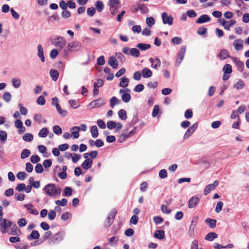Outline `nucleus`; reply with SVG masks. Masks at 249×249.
<instances>
[{
	"instance_id": "obj_1",
	"label": "nucleus",
	"mask_w": 249,
	"mask_h": 249,
	"mask_svg": "<svg viewBox=\"0 0 249 249\" xmlns=\"http://www.w3.org/2000/svg\"><path fill=\"white\" fill-rule=\"evenodd\" d=\"M47 195L50 197H55L60 195L61 189L53 183L47 184L43 189Z\"/></svg>"
},
{
	"instance_id": "obj_2",
	"label": "nucleus",
	"mask_w": 249,
	"mask_h": 249,
	"mask_svg": "<svg viewBox=\"0 0 249 249\" xmlns=\"http://www.w3.org/2000/svg\"><path fill=\"white\" fill-rule=\"evenodd\" d=\"M81 44L77 41H73L69 43L66 47L64 50V52L66 54H68L69 52L72 51H77L81 49Z\"/></svg>"
},
{
	"instance_id": "obj_3",
	"label": "nucleus",
	"mask_w": 249,
	"mask_h": 249,
	"mask_svg": "<svg viewBox=\"0 0 249 249\" xmlns=\"http://www.w3.org/2000/svg\"><path fill=\"white\" fill-rule=\"evenodd\" d=\"M52 43L59 48L60 49H64L66 45L65 39L60 36H56L51 40Z\"/></svg>"
},
{
	"instance_id": "obj_4",
	"label": "nucleus",
	"mask_w": 249,
	"mask_h": 249,
	"mask_svg": "<svg viewBox=\"0 0 249 249\" xmlns=\"http://www.w3.org/2000/svg\"><path fill=\"white\" fill-rule=\"evenodd\" d=\"M65 233L64 231H59L49 239V244H55L62 241L64 238Z\"/></svg>"
},
{
	"instance_id": "obj_5",
	"label": "nucleus",
	"mask_w": 249,
	"mask_h": 249,
	"mask_svg": "<svg viewBox=\"0 0 249 249\" xmlns=\"http://www.w3.org/2000/svg\"><path fill=\"white\" fill-rule=\"evenodd\" d=\"M0 231L2 233L7 232V229L11 228L12 226V222L7 220L5 218L0 220Z\"/></svg>"
},
{
	"instance_id": "obj_6",
	"label": "nucleus",
	"mask_w": 249,
	"mask_h": 249,
	"mask_svg": "<svg viewBox=\"0 0 249 249\" xmlns=\"http://www.w3.org/2000/svg\"><path fill=\"white\" fill-rule=\"evenodd\" d=\"M123 52L125 54L130 55L135 57H138L140 56L139 50L135 48L129 49L128 47H124L123 49Z\"/></svg>"
},
{
	"instance_id": "obj_7",
	"label": "nucleus",
	"mask_w": 249,
	"mask_h": 249,
	"mask_svg": "<svg viewBox=\"0 0 249 249\" xmlns=\"http://www.w3.org/2000/svg\"><path fill=\"white\" fill-rule=\"evenodd\" d=\"M162 22L164 24L172 25L173 24V18L171 15L164 12L161 15Z\"/></svg>"
},
{
	"instance_id": "obj_8",
	"label": "nucleus",
	"mask_w": 249,
	"mask_h": 249,
	"mask_svg": "<svg viewBox=\"0 0 249 249\" xmlns=\"http://www.w3.org/2000/svg\"><path fill=\"white\" fill-rule=\"evenodd\" d=\"M220 24L224 27V28L227 30H229L231 27L234 25L236 23L235 20H230L229 21H226L224 19H220L219 20Z\"/></svg>"
},
{
	"instance_id": "obj_9",
	"label": "nucleus",
	"mask_w": 249,
	"mask_h": 249,
	"mask_svg": "<svg viewBox=\"0 0 249 249\" xmlns=\"http://www.w3.org/2000/svg\"><path fill=\"white\" fill-rule=\"evenodd\" d=\"M186 52V47L181 46L176 59V64L179 66L183 60Z\"/></svg>"
},
{
	"instance_id": "obj_10",
	"label": "nucleus",
	"mask_w": 249,
	"mask_h": 249,
	"mask_svg": "<svg viewBox=\"0 0 249 249\" xmlns=\"http://www.w3.org/2000/svg\"><path fill=\"white\" fill-rule=\"evenodd\" d=\"M149 61L151 64V67L154 69H158L160 66V60L157 56H155L154 58L150 57Z\"/></svg>"
},
{
	"instance_id": "obj_11",
	"label": "nucleus",
	"mask_w": 249,
	"mask_h": 249,
	"mask_svg": "<svg viewBox=\"0 0 249 249\" xmlns=\"http://www.w3.org/2000/svg\"><path fill=\"white\" fill-rule=\"evenodd\" d=\"M105 104V101L104 99L102 98H99L97 100L92 101L90 104L89 106L92 108L99 107Z\"/></svg>"
},
{
	"instance_id": "obj_12",
	"label": "nucleus",
	"mask_w": 249,
	"mask_h": 249,
	"mask_svg": "<svg viewBox=\"0 0 249 249\" xmlns=\"http://www.w3.org/2000/svg\"><path fill=\"white\" fill-rule=\"evenodd\" d=\"M199 202V198L197 196L192 197L188 201V207L190 209L196 207Z\"/></svg>"
},
{
	"instance_id": "obj_13",
	"label": "nucleus",
	"mask_w": 249,
	"mask_h": 249,
	"mask_svg": "<svg viewBox=\"0 0 249 249\" xmlns=\"http://www.w3.org/2000/svg\"><path fill=\"white\" fill-rule=\"evenodd\" d=\"M211 18L207 15H201L196 20V23L198 24H202L205 22H209Z\"/></svg>"
},
{
	"instance_id": "obj_14",
	"label": "nucleus",
	"mask_w": 249,
	"mask_h": 249,
	"mask_svg": "<svg viewBox=\"0 0 249 249\" xmlns=\"http://www.w3.org/2000/svg\"><path fill=\"white\" fill-rule=\"evenodd\" d=\"M243 41L241 39H238L235 40L233 43V45L234 46V49L237 51H240L242 50L243 48Z\"/></svg>"
},
{
	"instance_id": "obj_15",
	"label": "nucleus",
	"mask_w": 249,
	"mask_h": 249,
	"mask_svg": "<svg viewBox=\"0 0 249 249\" xmlns=\"http://www.w3.org/2000/svg\"><path fill=\"white\" fill-rule=\"evenodd\" d=\"M37 55L38 57L40 59L41 62H44L45 60V57L44 55L43 49L41 45L39 44L37 47Z\"/></svg>"
},
{
	"instance_id": "obj_16",
	"label": "nucleus",
	"mask_w": 249,
	"mask_h": 249,
	"mask_svg": "<svg viewBox=\"0 0 249 249\" xmlns=\"http://www.w3.org/2000/svg\"><path fill=\"white\" fill-rule=\"evenodd\" d=\"M24 207L26 208L30 213L34 215H37L38 214V212L36 209L34 208V206L32 204H25L24 205Z\"/></svg>"
},
{
	"instance_id": "obj_17",
	"label": "nucleus",
	"mask_w": 249,
	"mask_h": 249,
	"mask_svg": "<svg viewBox=\"0 0 249 249\" xmlns=\"http://www.w3.org/2000/svg\"><path fill=\"white\" fill-rule=\"evenodd\" d=\"M218 57L221 60H224L230 56V53L227 50L222 49L218 54Z\"/></svg>"
},
{
	"instance_id": "obj_18",
	"label": "nucleus",
	"mask_w": 249,
	"mask_h": 249,
	"mask_svg": "<svg viewBox=\"0 0 249 249\" xmlns=\"http://www.w3.org/2000/svg\"><path fill=\"white\" fill-rule=\"evenodd\" d=\"M108 64L113 69H117L118 67V63L117 62L115 57L114 56H112L109 58Z\"/></svg>"
},
{
	"instance_id": "obj_19",
	"label": "nucleus",
	"mask_w": 249,
	"mask_h": 249,
	"mask_svg": "<svg viewBox=\"0 0 249 249\" xmlns=\"http://www.w3.org/2000/svg\"><path fill=\"white\" fill-rule=\"evenodd\" d=\"M142 75L144 78H150L152 76V71L147 68H144L142 71Z\"/></svg>"
},
{
	"instance_id": "obj_20",
	"label": "nucleus",
	"mask_w": 249,
	"mask_h": 249,
	"mask_svg": "<svg viewBox=\"0 0 249 249\" xmlns=\"http://www.w3.org/2000/svg\"><path fill=\"white\" fill-rule=\"evenodd\" d=\"M81 128L79 126H73L71 128V134L73 136L74 138L77 139L78 138H79V132Z\"/></svg>"
},
{
	"instance_id": "obj_21",
	"label": "nucleus",
	"mask_w": 249,
	"mask_h": 249,
	"mask_svg": "<svg viewBox=\"0 0 249 249\" xmlns=\"http://www.w3.org/2000/svg\"><path fill=\"white\" fill-rule=\"evenodd\" d=\"M92 164V160L91 159H86L82 164L81 166L86 170L90 168Z\"/></svg>"
},
{
	"instance_id": "obj_22",
	"label": "nucleus",
	"mask_w": 249,
	"mask_h": 249,
	"mask_svg": "<svg viewBox=\"0 0 249 249\" xmlns=\"http://www.w3.org/2000/svg\"><path fill=\"white\" fill-rule=\"evenodd\" d=\"M129 82V80L126 77H122L120 78V82L119 83V86L122 88L126 87Z\"/></svg>"
},
{
	"instance_id": "obj_23",
	"label": "nucleus",
	"mask_w": 249,
	"mask_h": 249,
	"mask_svg": "<svg viewBox=\"0 0 249 249\" xmlns=\"http://www.w3.org/2000/svg\"><path fill=\"white\" fill-rule=\"evenodd\" d=\"M205 223L211 228L213 229L216 226V220L215 219L208 218L205 220Z\"/></svg>"
},
{
	"instance_id": "obj_24",
	"label": "nucleus",
	"mask_w": 249,
	"mask_h": 249,
	"mask_svg": "<svg viewBox=\"0 0 249 249\" xmlns=\"http://www.w3.org/2000/svg\"><path fill=\"white\" fill-rule=\"evenodd\" d=\"M39 237V232L36 231L34 230L32 231L31 234L29 235L27 237V239L29 240H32L33 239H37Z\"/></svg>"
},
{
	"instance_id": "obj_25",
	"label": "nucleus",
	"mask_w": 249,
	"mask_h": 249,
	"mask_svg": "<svg viewBox=\"0 0 249 249\" xmlns=\"http://www.w3.org/2000/svg\"><path fill=\"white\" fill-rule=\"evenodd\" d=\"M154 237L160 240H162L165 237L164 231L161 230H157L154 234Z\"/></svg>"
},
{
	"instance_id": "obj_26",
	"label": "nucleus",
	"mask_w": 249,
	"mask_h": 249,
	"mask_svg": "<svg viewBox=\"0 0 249 249\" xmlns=\"http://www.w3.org/2000/svg\"><path fill=\"white\" fill-rule=\"evenodd\" d=\"M49 132L46 127H43L39 131L38 135L40 138H45L47 136Z\"/></svg>"
},
{
	"instance_id": "obj_27",
	"label": "nucleus",
	"mask_w": 249,
	"mask_h": 249,
	"mask_svg": "<svg viewBox=\"0 0 249 249\" xmlns=\"http://www.w3.org/2000/svg\"><path fill=\"white\" fill-rule=\"evenodd\" d=\"M50 74L51 78L53 81H56L58 79L59 73L57 71L52 69L50 71Z\"/></svg>"
},
{
	"instance_id": "obj_28",
	"label": "nucleus",
	"mask_w": 249,
	"mask_h": 249,
	"mask_svg": "<svg viewBox=\"0 0 249 249\" xmlns=\"http://www.w3.org/2000/svg\"><path fill=\"white\" fill-rule=\"evenodd\" d=\"M34 138V136L33 134L29 133H25L23 136H22V139L26 142H30L33 141Z\"/></svg>"
},
{
	"instance_id": "obj_29",
	"label": "nucleus",
	"mask_w": 249,
	"mask_h": 249,
	"mask_svg": "<svg viewBox=\"0 0 249 249\" xmlns=\"http://www.w3.org/2000/svg\"><path fill=\"white\" fill-rule=\"evenodd\" d=\"M217 237V234L215 232H209L205 237V239L208 241H212Z\"/></svg>"
},
{
	"instance_id": "obj_30",
	"label": "nucleus",
	"mask_w": 249,
	"mask_h": 249,
	"mask_svg": "<svg viewBox=\"0 0 249 249\" xmlns=\"http://www.w3.org/2000/svg\"><path fill=\"white\" fill-rule=\"evenodd\" d=\"M90 132L93 138H97L99 134L97 127L96 125L91 126L90 128Z\"/></svg>"
},
{
	"instance_id": "obj_31",
	"label": "nucleus",
	"mask_w": 249,
	"mask_h": 249,
	"mask_svg": "<svg viewBox=\"0 0 249 249\" xmlns=\"http://www.w3.org/2000/svg\"><path fill=\"white\" fill-rule=\"evenodd\" d=\"M141 51H145L148 49H149L151 47L150 45L149 44H145V43H139L136 46Z\"/></svg>"
},
{
	"instance_id": "obj_32",
	"label": "nucleus",
	"mask_w": 249,
	"mask_h": 249,
	"mask_svg": "<svg viewBox=\"0 0 249 249\" xmlns=\"http://www.w3.org/2000/svg\"><path fill=\"white\" fill-rule=\"evenodd\" d=\"M118 116L119 118L122 120H125L127 118L126 112L124 109H121L118 112Z\"/></svg>"
},
{
	"instance_id": "obj_33",
	"label": "nucleus",
	"mask_w": 249,
	"mask_h": 249,
	"mask_svg": "<svg viewBox=\"0 0 249 249\" xmlns=\"http://www.w3.org/2000/svg\"><path fill=\"white\" fill-rule=\"evenodd\" d=\"M109 102L110 107L111 108H113L115 105H118L119 103L120 100L115 96H113L110 98Z\"/></svg>"
},
{
	"instance_id": "obj_34",
	"label": "nucleus",
	"mask_w": 249,
	"mask_h": 249,
	"mask_svg": "<svg viewBox=\"0 0 249 249\" xmlns=\"http://www.w3.org/2000/svg\"><path fill=\"white\" fill-rule=\"evenodd\" d=\"M95 6L97 9V10L99 12H101L104 9V3L103 1L101 0H98L95 3Z\"/></svg>"
},
{
	"instance_id": "obj_35",
	"label": "nucleus",
	"mask_w": 249,
	"mask_h": 249,
	"mask_svg": "<svg viewBox=\"0 0 249 249\" xmlns=\"http://www.w3.org/2000/svg\"><path fill=\"white\" fill-rule=\"evenodd\" d=\"M30 154L31 152L29 149H24L21 153L20 158L22 159H25L28 158L30 156Z\"/></svg>"
},
{
	"instance_id": "obj_36",
	"label": "nucleus",
	"mask_w": 249,
	"mask_h": 249,
	"mask_svg": "<svg viewBox=\"0 0 249 249\" xmlns=\"http://www.w3.org/2000/svg\"><path fill=\"white\" fill-rule=\"evenodd\" d=\"M245 84L243 80L239 79L238 82H237L233 86V88L236 89H241L244 88Z\"/></svg>"
},
{
	"instance_id": "obj_37",
	"label": "nucleus",
	"mask_w": 249,
	"mask_h": 249,
	"mask_svg": "<svg viewBox=\"0 0 249 249\" xmlns=\"http://www.w3.org/2000/svg\"><path fill=\"white\" fill-rule=\"evenodd\" d=\"M11 228V231L10 234L12 235H18V232H19V230L18 229L16 224L12 223V226Z\"/></svg>"
},
{
	"instance_id": "obj_38",
	"label": "nucleus",
	"mask_w": 249,
	"mask_h": 249,
	"mask_svg": "<svg viewBox=\"0 0 249 249\" xmlns=\"http://www.w3.org/2000/svg\"><path fill=\"white\" fill-rule=\"evenodd\" d=\"M55 203L58 206H65L67 205L68 201L66 198H63L61 200H56Z\"/></svg>"
},
{
	"instance_id": "obj_39",
	"label": "nucleus",
	"mask_w": 249,
	"mask_h": 249,
	"mask_svg": "<svg viewBox=\"0 0 249 249\" xmlns=\"http://www.w3.org/2000/svg\"><path fill=\"white\" fill-rule=\"evenodd\" d=\"M146 23L148 27H152L155 23V20L154 18L151 17L147 18L146 19Z\"/></svg>"
},
{
	"instance_id": "obj_40",
	"label": "nucleus",
	"mask_w": 249,
	"mask_h": 249,
	"mask_svg": "<svg viewBox=\"0 0 249 249\" xmlns=\"http://www.w3.org/2000/svg\"><path fill=\"white\" fill-rule=\"evenodd\" d=\"M131 99V95L127 93H124L122 95V100L124 103H128Z\"/></svg>"
},
{
	"instance_id": "obj_41",
	"label": "nucleus",
	"mask_w": 249,
	"mask_h": 249,
	"mask_svg": "<svg viewBox=\"0 0 249 249\" xmlns=\"http://www.w3.org/2000/svg\"><path fill=\"white\" fill-rule=\"evenodd\" d=\"M12 85L15 88H18L20 86V80L19 78H14L12 79Z\"/></svg>"
},
{
	"instance_id": "obj_42",
	"label": "nucleus",
	"mask_w": 249,
	"mask_h": 249,
	"mask_svg": "<svg viewBox=\"0 0 249 249\" xmlns=\"http://www.w3.org/2000/svg\"><path fill=\"white\" fill-rule=\"evenodd\" d=\"M56 109L58 113L62 117L66 116L68 114L67 111L65 109H62L59 105H57Z\"/></svg>"
},
{
	"instance_id": "obj_43",
	"label": "nucleus",
	"mask_w": 249,
	"mask_h": 249,
	"mask_svg": "<svg viewBox=\"0 0 249 249\" xmlns=\"http://www.w3.org/2000/svg\"><path fill=\"white\" fill-rule=\"evenodd\" d=\"M223 71L225 73L230 74L232 72L231 66L227 64L223 67Z\"/></svg>"
},
{
	"instance_id": "obj_44",
	"label": "nucleus",
	"mask_w": 249,
	"mask_h": 249,
	"mask_svg": "<svg viewBox=\"0 0 249 249\" xmlns=\"http://www.w3.org/2000/svg\"><path fill=\"white\" fill-rule=\"evenodd\" d=\"M2 98L7 103L9 102L11 100V95L9 92H5L2 95Z\"/></svg>"
},
{
	"instance_id": "obj_45",
	"label": "nucleus",
	"mask_w": 249,
	"mask_h": 249,
	"mask_svg": "<svg viewBox=\"0 0 249 249\" xmlns=\"http://www.w3.org/2000/svg\"><path fill=\"white\" fill-rule=\"evenodd\" d=\"M72 189L71 188L66 187L64 190L63 196H71L72 194Z\"/></svg>"
},
{
	"instance_id": "obj_46",
	"label": "nucleus",
	"mask_w": 249,
	"mask_h": 249,
	"mask_svg": "<svg viewBox=\"0 0 249 249\" xmlns=\"http://www.w3.org/2000/svg\"><path fill=\"white\" fill-rule=\"evenodd\" d=\"M27 176V174L25 172L21 171L19 172L17 175V178L20 180H24Z\"/></svg>"
},
{
	"instance_id": "obj_47",
	"label": "nucleus",
	"mask_w": 249,
	"mask_h": 249,
	"mask_svg": "<svg viewBox=\"0 0 249 249\" xmlns=\"http://www.w3.org/2000/svg\"><path fill=\"white\" fill-rule=\"evenodd\" d=\"M128 138V135H126V134L124 132V130L123 132L119 136L118 142H123L124 140Z\"/></svg>"
},
{
	"instance_id": "obj_48",
	"label": "nucleus",
	"mask_w": 249,
	"mask_h": 249,
	"mask_svg": "<svg viewBox=\"0 0 249 249\" xmlns=\"http://www.w3.org/2000/svg\"><path fill=\"white\" fill-rule=\"evenodd\" d=\"M213 187L212 185H211L210 184L207 185L206 187L205 188L204 191V195L206 196L208 194H209L213 190Z\"/></svg>"
},
{
	"instance_id": "obj_49",
	"label": "nucleus",
	"mask_w": 249,
	"mask_h": 249,
	"mask_svg": "<svg viewBox=\"0 0 249 249\" xmlns=\"http://www.w3.org/2000/svg\"><path fill=\"white\" fill-rule=\"evenodd\" d=\"M7 137V134L6 131L3 130L0 131V140L1 142H5Z\"/></svg>"
},
{
	"instance_id": "obj_50",
	"label": "nucleus",
	"mask_w": 249,
	"mask_h": 249,
	"mask_svg": "<svg viewBox=\"0 0 249 249\" xmlns=\"http://www.w3.org/2000/svg\"><path fill=\"white\" fill-rule=\"evenodd\" d=\"M45 102H46V101H45V98L42 95H40V96H39L36 100V103L39 105H41V106L44 105L45 104Z\"/></svg>"
},
{
	"instance_id": "obj_51",
	"label": "nucleus",
	"mask_w": 249,
	"mask_h": 249,
	"mask_svg": "<svg viewBox=\"0 0 249 249\" xmlns=\"http://www.w3.org/2000/svg\"><path fill=\"white\" fill-rule=\"evenodd\" d=\"M120 2V0H109L108 2V5L109 7H116V5H118Z\"/></svg>"
},
{
	"instance_id": "obj_52",
	"label": "nucleus",
	"mask_w": 249,
	"mask_h": 249,
	"mask_svg": "<svg viewBox=\"0 0 249 249\" xmlns=\"http://www.w3.org/2000/svg\"><path fill=\"white\" fill-rule=\"evenodd\" d=\"M144 86L142 84H140L135 87L134 91L136 92H140L144 89Z\"/></svg>"
},
{
	"instance_id": "obj_53",
	"label": "nucleus",
	"mask_w": 249,
	"mask_h": 249,
	"mask_svg": "<svg viewBox=\"0 0 249 249\" xmlns=\"http://www.w3.org/2000/svg\"><path fill=\"white\" fill-rule=\"evenodd\" d=\"M114 221V219L110 218V217H107L106 221L104 223V226L106 227H109L111 226L112 222Z\"/></svg>"
},
{
	"instance_id": "obj_54",
	"label": "nucleus",
	"mask_w": 249,
	"mask_h": 249,
	"mask_svg": "<svg viewBox=\"0 0 249 249\" xmlns=\"http://www.w3.org/2000/svg\"><path fill=\"white\" fill-rule=\"evenodd\" d=\"M53 132L56 135H60L62 133V130L59 126L54 125L53 127Z\"/></svg>"
},
{
	"instance_id": "obj_55",
	"label": "nucleus",
	"mask_w": 249,
	"mask_h": 249,
	"mask_svg": "<svg viewBox=\"0 0 249 249\" xmlns=\"http://www.w3.org/2000/svg\"><path fill=\"white\" fill-rule=\"evenodd\" d=\"M30 160L33 163H36L40 160V158L37 155H33L30 158Z\"/></svg>"
},
{
	"instance_id": "obj_56",
	"label": "nucleus",
	"mask_w": 249,
	"mask_h": 249,
	"mask_svg": "<svg viewBox=\"0 0 249 249\" xmlns=\"http://www.w3.org/2000/svg\"><path fill=\"white\" fill-rule=\"evenodd\" d=\"M56 215V213L55 211L50 210L48 214V218L51 220H53L55 218Z\"/></svg>"
},
{
	"instance_id": "obj_57",
	"label": "nucleus",
	"mask_w": 249,
	"mask_h": 249,
	"mask_svg": "<svg viewBox=\"0 0 249 249\" xmlns=\"http://www.w3.org/2000/svg\"><path fill=\"white\" fill-rule=\"evenodd\" d=\"M69 103L71 107L75 109L78 108L79 106L78 103L74 100H70Z\"/></svg>"
},
{
	"instance_id": "obj_58",
	"label": "nucleus",
	"mask_w": 249,
	"mask_h": 249,
	"mask_svg": "<svg viewBox=\"0 0 249 249\" xmlns=\"http://www.w3.org/2000/svg\"><path fill=\"white\" fill-rule=\"evenodd\" d=\"M140 10L141 11L142 13L145 14L147 13L149 10L145 4H143L142 5H139Z\"/></svg>"
},
{
	"instance_id": "obj_59",
	"label": "nucleus",
	"mask_w": 249,
	"mask_h": 249,
	"mask_svg": "<svg viewBox=\"0 0 249 249\" xmlns=\"http://www.w3.org/2000/svg\"><path fill=\"white\" fill-rule=\"evenodd\" d=\"M25 189V184L23 183L18 184L16 187V190L18 192H22Z\"/></svg>"
},
{
	"instance_id": "obj_60",
	"label": "nucleus",
	"mask_w": 249,
	"mask_h": 249,
	"mask_svg": "<svg viewBox=\"0 0 249 249\" xmlns=\"http://www.w3.org/2000/svg\"><path fill=\"white\" fill-rule=\"evenodd\" d=\"M223 206V203L221 201L218 202L216 206L215 211L217 213H219L221 211L222 207Z\"/></svg>"
},
{
	"instance_id": "obj_61",
	"label": "nucleus",
	"mask_w": 249,
	"mask_h": 249,
	"mask_svg": "<svg viewBox=\"0 0 249 249\" xmlns=\"http://www.w3.org/2000/svg\"><path fill=\"white\" fill-rule=\"evenodd\" d=\"M193 111L191 109H187L184 113V117L186 119H190L193 117Z\"/></svg>"
},
{
	"instance_id": "obj_62",
	"label": "nucleus",
	"mask_w": 249,
	"mask_h": 249,
	"mask_svg": "<svg viewBox=\"0 0 249 249\" xmlns=\"http://www.w3.org/2000/svg\"><path fill=\"white\" fill-rule=\"evenodd\" d=\"M36 172L37 174L41 173L43 171V168L40 163H37L35 167Z\"/></svg>"
},
{
	"instance_id": "obj_63",
	"label": "nucleus",
	"mask_w": 249,
	"mask_h": 249,
	"mask_svg": "<svg viewBox=\"0 0 249 249\" xmlns=\"http://www.w3.org/2000/svg\"><path fill=\"white\" fill-rule=\"evenodd\" d=\"M159 177L160 178L163 179V178H166L167 176V173L166 170L165 169H161L159 172Z\"/></svg>"
},
{
	"instance_id": "obj_64",
	"label": "nucleus",
	"mask_w": 249,
	"mask_h": 249,
	"mask_svg": "<svg viewBox=\"0 0 249 249\" xmlns=\"http://www.w3.org/2000/svg\"><path fill=\"white\" fill-rule=\"evenodd\" d=\"M107 126L109 129H112L116 127V124L114 121H110L107 123Z\"/></svg>"
}]
</instances>
